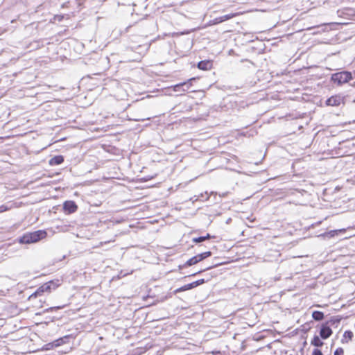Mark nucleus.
<instances>
[{
    "mask_svg": "<svg viewBox=\"0 0 355 355\" xmlns=\"http://www.w3.org/2000/svg\"><path fill=\"white\" fill-rule=\"evenodd\" d=\"M47 232L45 230H37L24 234L19 239L20 243L30 244L40 241L46 238Z\"/></svg>",
    "mask_w": 355,
    "mask_h": 355,
    "instance_id": "f257e3e1",
    "label": "nucleus"
},
{
    "mask_svg": "<svg viewBox=\"0 0 355 355\" xmlns=\"http://www.w3.org/2000/svg\"><path fill=\"white\" fill-rule=\"evenodd\" d=\"M353 76L351 72L348 71H342L334 73L331 76V80L338 85H342L352 80Z\"/></svg>",
    "mask_w": 355,
    "mask_h": 355,
    "instance_id": "f03ea898",
    "label": "nucleus"
},
{
    "mask_svg": "<svg viewBox=\"0 0 355 355\" xmlns=\"http://www.w3.org/2000/svg\"><path fill=\"white\" fill-rule=\"evenodd\" d=\"M58 280H57L56 282L49 281V282L44 284L43 285L40 286L36 290V291L30 296V298L33 297H37V295H40L44 292L49 293L52 290H55L58 286Z\"/></svg>",
    "mask_w": 355,
    "mask_h": 355,
    "instance_id": "7ed1b4c3",
    "label": "nucleus"
},
{
    "mask_svg": "<svg viewBox=\"0 0 355 355\" xmlns=\"http://www.w3.org/2000/svg\"><path fill=\"white\" fill-rule=\"evenodd\" d=\"M78 206L73 200H67L63 204V210L65 214H71L76 211Z\"/></svg>",
    "mask_w": 355,
    "mask_h": 355,
    "instance_id": "20e7f679",
    "label": "nucleus"
},
{
    "mask_svg": "<svg viewBox=\"0 0 355 355\" xmlns=\"http://www.w3.org/2000/svg\"><path fill=\"white\" fill-rule=\"evenodd\" d=\"M343 103V97L340 95H334L326 101V105L328 106H338Z\"/></svg>",
    "mask_w": 355,
    "mask_h": 355,
    "instance_id": "39448f33",
    "label": "nucleus"
},
{
    "mask_svg": "<svg viewBox=\"0 0 355 355\" xmlns=\"http://www.w3.org/2000/svg\"><path fill=\"white\" fill-rule=\"evenodd\" d=\"M332 333L333 331L329 325H327L326 323L322 324L320 330V336L322 339H327L331 336Z\"/></svg>",
    "mask_w": 355,
    "mask_h": 355,
    "instance_id": "423d86ee",
    "label": "nucleus"
},
{
    "mask_svg": "<svg viewBox=\"0 0 355 355\" xmlns=\"http://www.w3.org/2000/svg\"><path fill=\"white\" fill-rule=\"evenodd\" d=\"M212 65H213V64L211 60H205L200 61L198 63L197 67L200 70L207 71L212 68Z\"/></svg>",
    "mask_w": 355,
    "mask_h": 355,
    "instance_id": "0eeeda50",
    "label": "nucleus"
},
{
    "mask_svg": "<svg viewBox=\"0 0 355 355\" xmlns=\"http://www.w3.org/2000/svg\"><path fill=\"white\" fill-rule=\"evenodd\" d=\"M150 43H146L142 45H138L136 47L132 46L134 51H137L140 55H144L150 49Z\"/></svg>",
    "mask_w": 355,
    "mask_h": 355,
    "instance_id": "6e6552de",
    "label": "nucleus"
},
{
    "mask_svg": "<svg viewBox=\"0 0 355 355\" xmlns=\"http://www.w3.org/2000/svg\"><path fill=\"white\" fill-rule=\"evenodd\" d=\"M199 259L198 258L197 254L193 256V257L190 258L189 260H187L183 265H180L179 268L182 269L189 266H191L193 265L197 264L199 263Z\"/></svg>",
    "mask_w": 355,
    "mask_h": 355,
    "instance_id": "1a4fd4ad",
    "label": "nucleus"
},
{
    "mask_svg": "<svg viewBox=\"0 0 355 355\" xmlns=\"http://www.w3.org/2000/svg\"><path fill=\"white\" fill-rule=\"evenodd\" d=\"M64 162V157L62 155H55L51 158L49 164L51 166H57L61 164Z\"/></svg>",
    "mask_w": 355,
    "mask_h": 355,
    "instance_id": "9d476101",
    "label": "nucleus"
},
{
    "mask_svg": "<svg viewBox=\"0 0 355 355\" xmlns=\"http://www.w3.org/2000/svg\"><path fill=\"white\" fill-rule=\"evenodd\" d=\"M343 231H344V230H331V231L326 232H324L323 234H320L319 236H322L324 238L330 239V238H333L335 236L338 235V233L342 232Z\"/></svg>",
    "mask_w": 355,
    "mask_h": 355,
    "instance_id": "9b49d317",
    "label": "nucleus"
},
{
    "mask_svg": "<svg viewBox=\"0 0 355 355\" xmlns=\"http://www.w3.org/2000/svg\"><path fill=\"white\" fill-rule=\"evenodd\" d=\"M341 320H342V318L340 316H339V315L333 316L328 321H327L325 323L327 325H329L330 327H331V326H336V327H337V325L338 324H340Z\"/></svg>",
    "mask_w": 355,
    "mask_h": 355,
    "instance_id": "f8f14e48",
    "label": "nucleus"
},
{
    "mask_svg": "<svg viewBox=\"0 0 355 355\" xmlns=\"http://www.w3.org/2000/svg\"><path fill=\"white\" fill-rule=\"evenodd\" d=\"M214 237H215L214 236H211L209 234H207L205 236H199V237L193 238L192 239V241L193 243H201V242H204V241H205L207 239H211V238H214Z\"/></svg>",
    "mask_w": 355,
    "mask_h": 355,
    "instance_id": "ddd939ff",
    "label": "nucleus"
},
{
    "mask_svg": "<svg viewBox=\"0 0 355 355\" xmlns=\"http://www.w3.org/2000/svg\"><path fill=\"white\" fill-rule=\"evenodd\" d=\"M312 318L315 321H321L324 319V313L320 311H314L312 313Z\"/></svg>",
    "mask_w": 355,
    "mask_h": 355,
    "instance_id": "4468645a",
    "label": "nucleus"
},
{
    "mask_svg": "<svg viewBox=\"0 0 355 355\" xmlns=\"http://www.w3.org/2000/svg\"><path fill=\"white\" fill-rule=\"evenodd\" d=\"M311 344L315 347H320L324 345V343L320 340L318 336L315 335L311 341Z\"/></svg>",
    "mask_w": 355,
    "mask_h": 355,
    "instance_id": "2eb2a0df",
    "label": "nucleus"
},
{
    "mask_svg": "<svg viewBox=\"0 0 355 355\" xmlns=\"http://www.w3.org/2000/svg\"><path fill=\"white\" fill-rule=\"evenodd\" d=\"M354 336V334L350 330H347L344 332L343 334V338L342 339V343H347V340H345L346 339L351 340Z\"/></svg>",
    "mask_w": 355,
    "mask_h": 355,
    "instance_id": "dca6fc26",
    "label": "nucleus"
},
{
    "mask_svg": "<svg viewBox=\"0 0 355 355\" xmlns=\"http://www.w3.org/2000/svg\"><path fill=\"white\" fill-rule=\"evenodd\" d=\"M193 289V285H191V283H189L188 284L184 285L174 291V293H178L180 292L186 291L188 290Z\"/></svg>",
    "mask_w": 355,
    "mask_h": 355,
    "instance_id": "f3484780",
    "label": "nucleus"
},
{
    "mask_svg": "<svg viewBox=\"0 0 355 355\" xmlns=\"http://www.w3.org/2000/svg\"><path fill=\"white\" fill-rule=\"evenodd\" d=\"M69 338V336H64L62 338H60L54 341L53 342V345L55 346V347H59L62 345H63L64 343H66V340Z\"/></svg>",
    "mask_w": 355,
    "mask_h": 355,
    "instance_id": "a211bd4d",
    "label": "nucleus"
},
{
    "mask_svg": "<svg viewBox=\"0 0 355 355\" xmlns=\"http://www.w3.org/2000/svg\"><path fill=\"white\" fill-rule=\"evenodd\" d=\"M211 255H212V252L211 251H207V252H202V253L197 254L200 262L203 261L204 259L211 257Z\"/></svg>",
    "mask_w": 355,
    "mask_h": 355,
    "instance_id": "6ab92c4d",
    "label": "nucleus"
},
{
    "mask_svg": "<svg viewBox=\"0 0 355 355\" xmlns=\"http://www.w3.org/2000/svg\"><path fill=\"white\" fill-rule=\"evenodd\" d=\"M187 83H180L176 84L173 87V89L174 92H182V86H187Z\"/></svg>",
    "mask_w": 355,
    "mask_h": 355,
    "instance_id": "aec40b11",
    "label": "nucleus"
},
{
    "mask_svg": "<svg viewBox=\"0 0 355 355\" xmlns=\"http://www.w3.org/2000/svg\"><path fill=\"white\" fill-rule=\"evenodd\" d=\"M195 80H196V78H191L189 79L187 81H184V83H187V85L182 86V91L185 92V91H187L188 89H189L191 86V82Z\"/></svg>",
    "mask_w": 355,
    "mask_h": 355,
    "instance_id": "412c9836",
    "label": "nucleus"
},
{
    "mask_svg": "<svg viewBox=\"0 0 355 355\" xmlns=\"http://www.w3.org/2000/svg\"><path fill=\"white\" fill-rule=\"evenodd\" d=\"M205 282V280L204 279H200L197 281H195L193 282H191V285H193V288L203 284Z\"/></svg>",
    "mask_w": 355,
    "mask_h": 355,
    "instance_id": "4be33fe9",
    "label": "nucleus"
},
{
    "mask_svg": "<svg viewBox=\"0 0 355 355\" xmlns=\"http://www.w3.org/2000/svg\"><path fill=\"white\" fill-rule=\"evenodd\" d=\"M205 282V280L204 279H200L197 281H195L193 282H191V285H193V288L203 284Z\"/></svg>",
    "mask_w": 355,
    "mask_h": 355,
    "instance_id": "5701e85b",
    "label": "nucleus"
},
{
    "mask_svg": "<svg viewBox=\"0 0 355 355\" xmlns=\"http://www.w3.org/2000/svg\"><path fill=\"white\" fill-rule=\"evenodd\" d=\"M218 265V264H215V265H214V266H209V267L206 268H205V269H204V270H199V271H198V272H194L193 274H192V275H191V276H195V275H198V274L201 273V272H203V271L210 270V269H211V268H214V267L217 266Z\"/></svg>",
    "mask_w": 355,
    "mask_h": 355,
    "instance_id": "b1692460",
    "label": "nucleus"
},
{
    "mask_svg": "<svg viewBox=\"0 0 355 355\" xmlns=\"http://www.w3.org/2000/svg\"><path fill=\"white\" fill-rule=\"evenodd\" d=\"M44 349L45 350H50V349H52L53 348H55V346L53 345V342H51V343H49L47 344H46L44 347H43Z\"/></svg>",
    "mask_w": 355,
    "mask_h": 355,
    "instance_id": "393cba45",
    "label": "nucleus"
},
{
    "mask_svg": "<svg viewBox=\"0 0 355 355\" xmlns=\"http://www.w3.org/2000/svg\"><path fill=\"white\" fill-rule=\"evenodd\" d=\"M236 14H227V15H225L222 16V18L223 19V21H225L232 19V17L236 16Z\"/></svg>",
    "mask_w": 355,
    "mask_h": 355,
    "instance_id": "a878e982",
    "label": "nucleus"
},
{
    "mask_svg": "<svg viewBox=\"0 0 355 355\" xmlns=\"http://www.w3.org/2000/svg\"><path fill=\"white\" fill-rule=\"evenodd\" d=\"M343 354H344L343 349L341 347H338L335 350L334 355H343Z\"/></svg>",
    "mask_w": 355,
    "mask_h": 355,
    "instance_id": "bb28decb",
    "label": "nucleus"
},
{
    "mask_svg": "<svg viewBox=\"0 0 355 355\" xmlns=\"http://www.w3.org/2000/svg\"><path fill=\"white\" fill-rule=\"evenodd\" d=\"M213 21H214V24H219V23H222V22H223L224 21H223V19L222 18V16H220V17H218L215 18V19L213 20Z\"/></svg>",
    "mask_w": 355,
    "mask_h": 355,
    "instance_id": "cd10ccee",
    "label": "nucleus"
},
{
    "mask_svg": "<svg viewBox=\"0 0 355 355\" xmlns=\"http://www.w3.org/2000/svg\"><path fill=\"white\" fill-rule=\"evenodd\" d=\"M9 209H10V207L8 205H3L0 206V213H3Z\"/></svg>",
    "mask_w": 355,
    "mask_h": 355,
    "instance_id": "c85d7f7f",
    "label": "nucleus"
},
{
    "mask_svg": "<svg viewBox=\"0 0 355 355\" xmlns=\"http://www.w3.org/2000/svg\"><path fill=\"white\" fill-rule=\"evenodd\" d=\"M312 355H323L322 351L318 348L313 349Z\"/></svg>",
    "mask_w": 355,
    "mask_h": 355,
    "instance_id": "c756f323",
    "label": "nucleus"
},
{
    "mask_svg": "<svg viewBox=\"0 0 355 355\" xmlns=\"http://www.w3.org/2000/svg\"><path fill=\"white\" fill-rule=\"evenodd\" d=\"M324 26H326V24H323V25H320V26H315V27L309 28L308 29H309V30H311V29L314 28H318V29H319V28H321V30H320V31H318V32H320V31H325V29H324Z\"/></svg>",
    "mask_w": 355,
    "mask_h": 355,
    "instance_id": "7c9ffc66",
    "label": "nucleus"
},
{
    "mask_svg": "<svg viewBox=\"0 0 355 355\" xmlns=\"http://www.w3.org/2000/svg\"><path fill=\"white\" fill-rule=\"evenodd\" d=\"M62 307H63V306H52V307H50V308H49V309H46L44 311V312H45V311H46V312H49V311H54V310L60 309H61V308H62Z\"/></svg>",
    "mask_w": 355,
    "mask_h": 355,
    "instance_id": "2f4dec72",
    "label": "nucleus"
},
{
    "mask_svg": "<svg viewBox=\"0 0 355 355\" xmlns=\"http://www.w3.org/2000/svg\"><path fill=\"white\" fill-rule=\"evenodd\" d=\"M130 27V26H128V27H126V28H125V33H126V32L128 31V28H129Z\"/></svg>",
    "mask_w": 355,
    "mask_h": 355,
    "instance_id": "473e14b6",
    "label": "nucleus"
},
{
    "mask_svg": "<svg viewBox=\"0 0 355 355\" xmlns=\"http://www.w3.org/2000/svg\"><path fill=\"white\" fill-rule=\"evenodd\" d=\"M216 354H217V355H220V352H216Z\"/></svg>",
    "mask_w": 355,
    "mask_h": 355,
    "instance_id": "72a5a7b5",
    "label": "nucleus"
}]
</instances>
